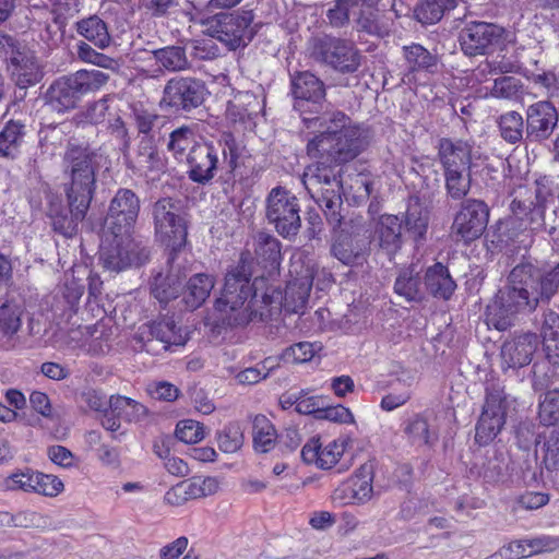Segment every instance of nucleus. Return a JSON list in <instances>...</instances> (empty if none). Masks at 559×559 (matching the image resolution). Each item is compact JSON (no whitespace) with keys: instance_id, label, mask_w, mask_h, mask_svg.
<instances>
[{"instance_id":"37998d69","label":"nucleus","mask_w":559,"mask_h":559,"mask_svg":"<svg viewBox=\"0 0 559 559\" xmlns=\"http://www.w3.org/2000/svg\"><path fill=\"white\" fill-rule=\"evenodd\" d=\"M110 414H116L120 419L129 423H136L144 419L147 415V408L139 402L121 396L111 395L109 399Z\"/></svg>"},{"instance_id":"20e7f679","label":"nucleus","mask_w":559,"mask_h":559,"mask_svg":"<svg viewBox=\"0 0 559 559\" xmlns=\"http://www.w3.org/2000/svg\"><path fill=\"white\" fill-rule=\"evenodd\" d=\"M510 209L512 216L498 227L500 242H525L526 231H546L550 236L559 228L558 187L547 177L535 181L534 200L523 198L522 190L516 192Z\"/></svg>"},{"instance_id":"ddd939ff","label":"nucleus","mask_w":559,"mask_h":559,"mask_svg":"<svg viewBox=\"0 0 559 559\" xmlns=\"http://www.w3.org/2000/svg\"><path fill=\"white\" fill-rule=\"evenodd\" d=\"M254 20L252 10L233 13H218L206 21L211 37L223 43L229 50L246 47L253 38L251 24Z\"/></svg>"},{"instance_id":"3c124183","label":"nucleus","mask_w":559,"mask_h":559,"mask_svg":"<svg viewBox=\"0 0 559 559\" xmlns=\"http://www.w3.org/2000/svg\"><path fill=\"white\" fill-rule=\"evenodd\" d=\"M404 57L411 71L428 70L436 66L437 59L421 45L405 46Z\"/></svg>"},{"instance_id":"a878e982","label":"nucleus","mask_w":559,"mask_h":559,"mask_svg":"<svg viewBox=\"0 0 559 559\" xmlns=\"http://www.w3.org/2000/svg\"><path fill=\"white\" fill-rule=\"evenodd\" d=\"M438 160L444 171L472 168V145L462 140L442 138L438 143Z\"/></svg>"},{"instance_id":"c03bdc74","label":"nucleus","mask_w":559,"mask_h":559,"mask_svg":"<svg viewBox=\"0 0 559 559\" xmlns=\"http://www.w3.org/2000/svg\"><path fill=\"white\" fill-rule=\"evenodd\" d=\"M443 177L449 198L459 201L463 200L468 194L472 183V168L444 171Z\"/></svg>"},{"instance_id":"4468645a","label":"nucleus","mask_w":559,"mask_h":559,"mask_svg":"<svg viewBox=\"0 0 559 559\" xmlns=\"http://www.w3.org/2000/svg\"><path fill=\"white\" fill-rule=\"evenodd\" d=\"M300 205L296 195L283 187L273 188L265 200V217L284 238L296 236L301 227Z\"/></svg>"},{"instance_id":"f704fd0d","label":"nucleus","mask_w":559,"mask_h":559,"mask_svg":"<svg viewBox=\"0 0 559 559\" xmlns=\"http://www.w3.org/2000/svg\"><path fill=\"white\" fill-rule=\"evenodd\" d=\"M134 163L138 170L144 174L162 171L165 168V160L150 136H144L139 142Z\"/></svg>"},{"instance_id":"f257e3e1","label":"nucleus","mask_w":559,"mask_h":559,"mask_svg":"<svg viewBox=\"0 0 559 559\" xmlns=\"http://www.w3.org/2000/svg\"><path fill=\"white\" fill-rule=\"evenodd\" d=\"M304 122L308 128L310 123L318 124L323 131L307 144V154L316 163L306 168L302 182L323 210L329 224L336 228L342 223L343 205L338 166L356 158L365 148L366 142L361 130L352 124L350 118L342 111L305 117Z\"/></svg>"},{"instance_id":"ea45409f","label":"nucleus","mask_w":559,"mask_h":559,"mask_svg":"<svg viewBox=\"0 0 559 559\" xmlns=\"http://www.w3.org/2000/svg\"><path fill=\"white\" fill-rule=\"evenodd\" d=\"M510 456L504 451H495L493 455L488 457L481 467L480 475L486 483H504L510 477Z\"/></svg>"},{"instance_id":"4d7b16f0","label":"nucleus","mask_w":559,"mask_h":559,"mask_svg":"<svg viewBox=\"0 0 559 559\" xmlns=\"http://www.w3.org/2000/svg\"><path fill=\"white\" fill-rule=\"evenodd\" d=\"M217 443L223 452L235 453L242 447L243 435L238 426L228 425L218 433Z\"/></svg>"},{"instance_id":"f03ea898","label":"nucleus","mask_w":559,"mask_h":559,"mask_svg":"<svg viewBox=\"0 0 559 559\" xmlns=\"http://www.w3.org/2000/svg\"><path fill=\"white\" fill-rule=\"evenodd\" d=\"M248 254L242 253L237 266L225 276V284L215 308L222 313L224 323L242 328L251 321H266L281 312L282 290L267 286L264 275L252 282Z\"/></svg>"},{"instance_id":"1a4fd4ad","label":"nucleus","mask_w":559,"mask_h":559,"mask_svg":"<svg viewBox=\"0 0 559 559\" xmlns=\"http://www.w3.org/2000/svg\"><path fill=\"white\" fill-rule=\"evenodd\" d=\"M150 257L147 242L131 233L112 235V239L107 238L103 242L99 251L103 267L115 273L131 266H141L148 262Z\"/></svg>"},{"instance_id":"5fc2aeb1","label":"nucleus","mask_w":559,"mask_h":559,"mask_svg":"<svg viewBox=\"0 0 559 559\" xmlns=\"http://www.w3.org/2000/svg\"><path fill=\"white\" fill-rule=\"evenodd\" d=\"M539 419L546 426L559 423V390L555 389L545 394L539 404Z\"/></svg>"},{"instance_id":"338daca9","label":"nucleus","mask_w":559,"mask_h":559,"mask_svg":"<svg viewBox=\"0 0 559 559\" xmlns=\"http://www.w3.org/2000/svg\"><path fill=\"white\" fill-rule=\"evenodd\" d=\"M272 370V366L257 365L238 372L236 379L241 384H257L261 380L265 379Z\"/></svg>"},{"instance_id":"bb28decb","label":"nucleus","mask_w":559,"mask_h":559,"mask_svg":"<svg viewBox=\"0 0 559 559\" xmlns=\"http://www.w3.org/2000/svg\"><path fill=\"white\" fill-rule=\"evenodd\" d=\"M373 240L389 258H392L403 245L400 218L391 214L381 215L374 226Z\"/></svg>"},{"instance_id":"5701e85b","label":"nucleus","mask_w":559,"mask_h":559,"mask_svg":"<svg viewBox=\"0 0 559 559\" xmlns=\"http://www.w3.org/2000/svg\"><path fill=\"white\" fill-rule=\"evenodd\" d=\"M373 463L362 464L354 476L335 490V499L344 503L362 504L372 498Z\"/></svg>"},{"instance_id":"cd10ccee","label":"nucleus","mask_w":559,"mask_h":559,"mask_svg":"<svg viewBox=\"0 0 559 559\" xmlns=\"http://www.w3.org/2000/svg\"><path fill=\"white\" fill-rule=\"evenodd\" d=\"M253 248L257 263L269 276L276 274L282 260L280 240L269 233L259 231L253 236Z\"/></svg>"},{"instance_id":"c756f323","label":"nucleus","mask_w":559,"mask_h":559,"mask_svg":"<svg viewBox=\"0 0 559 559\" xmlns=\"http://www.w3.org/2000/svg\"><path fill=\"white\" fill-rule=\"evenodd\" d=\"M312 287V278L306 275L290 281L285 292H282L283 301L281 310L284 309L290 313H298L306 308Z\"/></svg>"},{"instance_id":"de8ad7c7","label":"nucleus","mask_w":559,"mask_h":559,"mask_svg":"<svg viewBox=\"0 0 559 559\" xmlns=\"http://www.w3.org/2000/svg\"><path fill=\"white\" fill-rule=\"evenodd\" d=\"M356 23L359 31L378 36L388 35L391 28L389 21L382 19L374 8H361Z\"/></svg>"},{"instance_id":"9d476101","label":"nucleus","mask_w":559,"mask_h":559,"mask_svg":"<svg viewBox=\"0 0 559 559\" xmlns=\"http://www.w3.org/2000/svg\"><path fill=\"white\" fill-rule=\"evenodd\" d=\"M0 58L5 61L12 81L20 88L36 85L44 76L35 52L11 35L0 34Z\"/></svg>"},{"instance_id":"6ab92c4d","label":"nucleus","mask_w":559,"mask_h":559,"mask_svg":"<svg viewBox=\"0 0 559 559\" xmlns=\"http://www.w3.org/2000/svg\"><path fill=\"white\" fill-rule=\"evenodd\" d=\"M134 340L147 353L158 354L160 350H167L173 345H185L187 337L173 320L164 319L140 326Z\"/></svg>"},{"instance_id":"423d86ee","label":"nucleus","mask_w":559,"mask_h":559,"mask_svg":"<svg viewBox=\"0 0 559 559\" xmlns=\"http://www.w3.org/2000/svg\"><path fill=\"white\" fill-rule=\"evenodd\" d=\"M100 155L87 145L69 142L62 156L63 190L74 202L91 204Z\"/></svg>"},{"instance_id":"58836bf2","label":"nucleus","mask_w":559,"mask_h":559,"mask_svg":"<svg viewBox=\"0 0 559 559\" xmlns=\"http://www.w3.org/2000/svg\"><path fill=\"white\" fill-rule=\"evenodd\" d=\"M252 435L255 451L267 453L276 444L278 433L265 415L258 414L252 421Z\"/></svg>"},{"instance_id":"f8f14e48","label":"nucleus","mask_w":559,"mask_h":559,"mask_svg":"<svg viewBox=\"0 0 559 559\" xmlns=\"http://www.w3.org/2000/svg\"><path fill=\"white\" fill-rule=\"evenodd\" d=\"M155 237L173 251L185 246L187 224L179 200L162 198L152 207Z\"/></svg>"},{"instance_id":"39448f33","label":"nucleus","mask_w":559,"mask_h":559,"mask_svg":"<svg viewBox=\"0 0 559 559\" xmlns=\"http://www.w3.org/2000/svg\"><path fill=\"white\" fill-rule=\"evenodd\" d=\"M243 153L245 146L230 132H223L215 143L201 142L185 160L188 178L205 186L213 180L219 165L228 175H234L242 164Z\"/></svg>"},{"instance_id":"052dcab7","label":"nucleus","mask_w":559,"mask_h":559,"mask_svg":"<svg viewBox=\"0 0 559 559\" xmlns=\"http://www.w3.org/2000/svg\"><path fill=\"white\" fill-rule=\"evenodd\" d=\"M76 53L81 61L88 62L100 68L112 69L116 66V60L114 58L96 51L84 41L78 44Z\"/></svg>"},{"instance_id":"473e14b6","label":"nucleus","mask_w":559,"mask_h":559,"mask_svg":"<svg viewBox=\"0 0 559 559\" xmlns=\"http://www.w3.org/2000/svg\"><path fill=\"white\" fill-rule=\"evenodd\" d=\"M394 292L407 301L419 302L425 297L420 271L416 265L401 270L394 283Z\"/></svg>"},{"instance_id":"c9c22d12","label":"nucleus","mask_w":559,"mask_h":559,"mask_svg":"<svg viewBox=\"0 0 559 559\" xmlns=\"http://www.w3.org/2000/svg\"><path fill=\"white\" fill-rule=\"evenodd\" d=\"M200 143L195 140L193 128L182 126L170 132L167 150L176 160L183 163Z\"/></svg>"},{"instance_id":"0eeeda50","label":"nucleus","mask_w":559,"mask_h":559,"mask_svg":"<svg viewBox=\"0 0 559 559\" xmlns=\"http://www.w3.org/2000/svg\"><path fill=\"white\" fill-rule=\"evenodd\" d=\"M109 75L99 70H79L61 76L47 90L46 100L52 110L64 112L78 106L82 96L102 88Z\"/></svg>"},{"instance_id":"13d9d810","label":"nucleus","mask_w":559,"mask_h":559,"mask_svg":"<svg viewBox=\"0 0 559 559\" xmlns=\"http://www.w3.org/2000/svg\"><path fill=\"white\" fill-rule=\"evenodd\" d=\"M63 488L62 480L57 476L35 472L33 492L46 497H56L63 491Z\"/></svg>"},{"instance_id":"e2e57ef3","label":"nucleus","mask_w":559,"mask_h":559,"mask_svg":"<svg viewBox=\"0 0 559 559\" xmlns=\"http://www.w3.org/2000/svg\"><path fill=\"white\" fill-rule=\"evenodd\" d=\"M250 97L251 95L248 93H240L228 102L226 116L231 122H243L250 116V111L246 107V100Z\"/></svg>"},{"instance_id":"864d4df0","label":"nucleus","mask_w":559,"mask_h":559,"mask_svg":"<svg viewBox=\"0 0 559 559\" xmlns=\"http://www.w3.org/2000/svg\"><path fill=\"white\" fill-rule=\"evenodd\" d=\"M320 349L321 346L317 343L299 342L284 349L282 359L290 364L308 362Z\"/></svg>"},{"instance_id":"0e129e2a","label":"nucleus","mask_w":559,"mask_h":559,"mask_svg":"<svg viewBox=\"0 0 559 559\" xmlns=\"http://www.w3.org/2000/svg\"><path fill=\"white\" fill-rule=\"evenodd\" d=\"M344 452V444L337 441H331L324 448L320 449L319 467L329 469L333 467L341 459Z\"/></svg>"},{"instance_id":"a211bd4d","label":"nucleus","mask_w":559,"mask_h":559,"mask_svg":"<svg viewBox=\"0 0 559 559\" xmlns=\"http://www.w3.org/2000/svg\"><path fill=\"white\" fill-rule=\"evenodd\" d=\"M488 221V205L481 200L467 199L455 214L451 234L456 241L471 242L483 235Z\"/></svg>"},{"instance_id":"f3484780","label":"nucleus","mask_w":559,"mask_h":559,"mask_svg":"<svg viewBox=\"0 0 559 559\" xmlns=\"http://www.w3.org/2000/svg\"><path fill=\"white\" fill-rule=\"evenodd\" d=\"M503 35L504 28L495 23L469 21L461 29L459 43L465 56H485L496 50Z\"/></svg>"},{"instance_id":"4be33fe9","label":"nucleus","mask_w":559,"mask_h":559,"mask_svg":"<svg viewBox=\"0 0 559 559\" xmlns=\"http://www.w3.org/2000/svg\"><path fill=\"white\" fill-rule=\"evenodd\" d=\"M67 201L68 206L59 201L50 202L48 217L55 231L64 237H72L79 224L85 218L91 204L74 202L72 198H67Z\"/></svg>"},{"instance_id":"6e6d98bb","label":"nucleus","mask_w":559,"mask_h":559,"mask_svg":"<svg viewBox=\"0 0 559 559\" xmlns=\"http://www.w3.org/2000/svg\"><path fill=\"white\" fill-rule=\"evenodd\" d=\"M356 7V0H335L333 7L326 11L329 24L336 28L348 25L349 13Z\"/></svg>"},{"instance_id":"774afa93","label":"nucleus","mask_w":559,"mask_h":559,"mask_svg":"<svg viewBox=\"0 0 559 559\" xmlns=\"http://www.w3.org/2000/svg\"><path fill=\"white\" fill-rule=\"evenodd\" d=\"M540 333L543 344L559 338V314L552 310L544 313Z\"/></svg>"},{"instance_id":"c85d7f7f","label":"nucleus","mask_w":559,"mask_h":559,"mask_svg":"<svg viewBox=\"0 0 559 559\" xmlns=\"http://www.w3.org/2000/svg\"><path fill=\"white\" fill-rule=\"evenodd\" d=\"M186 274L180 266L170 264L166 272H158L152 281V295L160 302L167 304L178 297Z\"/></svg>"},{"instance_id":"2eb2a0df","label":"nucleus","mask_w":559,"mask_h":559,"mask_svg":"<svg viewBox=\"0 0 559 559\" xmlns=\"http://www.w3.org/2000/svg\"><path fill=\"white\" fill-rule=\"evenodd\" d=\"M206 93V86L201 80L175 76L166 82L159 106L174 114H189L204 103Z\"/></svg>"},{"instance_id":"49530a36","label":"nucleus","mask_w":559,"mask_h":559,"mask_svg":"<svg viewBox=\"0 0 559 559\" xmlns=\"http://www.w3.org/2000/svg\"><path fill=\"white\" fill-rule=\"evenodd\" d=\"M405 435L415 444H432L438 436L430 429L428 418L424 414H416L409 418L404 428Z\"/></svg>"},{"instance_id":"09e8293b","label":"nucleus","mask_w":559,"mask_h":559,"mask_svg":"<svg viewBox=\"0 0 559 559\" xmlns=\"http://www.w3.org/2000/svg\"><path fill=\"white\" fill-rule=\"evenodd\" d=\"M35 472L25 468L19 469L8 476L0 477V489L3 491L33 492Z\"/></svg>"},{"instance_id":"393cba45","label":"nucleus","mask_w":559,"mask_h":559,"mask_svg":"<svg viewBox=\"0 0 559 559\" xmlns=\"http://www.w3.org/2000/svg\"><path fill=\"white\" fill-rule=\"evenodd\" d=\"M331 254L345 265L359 266L367 261L369 248L362 236L342 230L332 242Z\"/></svg>"},{"instance_id":"7c9ffc66","label":"nucleus","mask_w":559,"mask_h":559,"mask_svg":"<svg viewBox=\"0 0 559 559\" xmlns=\"http://www.w3.org/2000/svg\"><path fill=\"white\" fill-rule=\"evenodd\" d=\"M215 280L204 273L194 274L187 282L182 293V301L187 309L194 310L202 306L214 288Z\"/></svg>"},{"instance_id":"9b49d317","label":"nucleus","mask_w":559,"mask_h":559,"mask_svg":"<svg viewBox=\"0 0 559 559\" xmlns=\"http://www.w3.org/2000/svg\"><path fill=\"white\" fill-rule=\"evenodd\" d=\"M510 407V396L499 380L490 379L486 382L485 403L476 424L475 440L480 445L491 442L502 430Z\"/></svg>"},{"instance_id":"603ef678","label":"nucleus","mask_w":559,"mask_h":559,"mask_svg":"<svg viewBox=\"0 0 559 559\" xmlns=\"http://www.w3.org/2000/svg\"><path fill=\"white\" fill-rule=\"evenodd\" d=\"M84 293V286L74 278L67 282L61 292L62 300L58 301L56 311L61 310L62 314L71 317L76 311V306Z\"/></svg>"},{"instance_id":"2f4dec72","label":"nucleus","mask_w":559,"mask_h":559,"mask_svg":"<svg viewBox=\"0 0 559 559\" xmlns=\"http://www.w3.org/2000/svg\"><path fill=\"white\" fill-rule=\"evenodd\" d=\"M425 287L433 297L448 300L454 293L456 284L448 269L441 263H436L426 271Z\"/></svg>"},{"instance_id":"680f3d73","label":"nucleus","mask_w":559,"mask_h":559,"mask_svg":"<svg viewBox=\"0 0 559 559\" xmlns=\"http://www.w3.org/2000/svg\"><path fill=\"white\" fill-rule=\"evenodd\" d=\"M176 437L185 443H197L204 438V428L198 421L181 420L176 427Z\"/></svg>"},{"instance_id":"7ed1b4c3","label":"nucleus","mask_w":559,"mask_h":559,"mask_svg":"<svg viewBox=\"0 0 559 559\" xmlns=\"http://www.w3.org/2000/svg\"><path fill=\"white\" fill-rule=\"evenodd\" d=\"M558 289L559 262L543 273L532 263H520L487 305L486 322L498 331H506L515 324L520 314L534 311L540 300L549 301Z\"/></svg>"},{"instance_id":"bf43d9fd","label":"nucleus","mask_w":559,"mask_h":559,"mask_svg":"<svg viewBox=\"0 0 559 559\" xmlns=\"http://www.w3.org/2000/svg\"><path fill=\"white\" fill-rule=\"evenodd\" d=\"M21 310L16 305L3 304L0 307V330L5 335L15 334L21 328Z\"/></svg>"},{"instance_id":"72a5a7b5","label":"nucleus","mask_w":559,"mask_h":559,"mask_svg":"<svg viewBox=\"0 0 559 559\" xmlns=\"http://www.w3.org/2000/svg\"><path fill=\"white\" fill-rule=\"evenodd\" d=\"M428 219V211L420 204L419 199L411 198L405 214V227L416 245L425 239Z\"/></svg>"},{"instance_id":"a19ab883","label":"nucleus","mask_w":559,"mask_h":559,"mask_svg":"<svg viewBox=\"0 0 559 559\" xmlns=\"http://www.w3.org/2000/svg\"><path fill=\"white\" fill-rule=\"evenodd\" d=\"M159 67L168 72H180L190 68L186 49L181 46H166L152 51Z\"/></svg>"},{"instance_id":"aec40b11","label":"nucleus","mask_w":559,"mask_h":559,"mask_svg":"<svg viewBox=\"0 0 559 559\" xmlns=\"http://www.w3.org/2000/svg\"><path fill=\"white\" fill-rule=\"evenodd\" d=\"M141 202L134 191L127 188H120L110 201L106 226L111 235L131 233L139 213Z\"/></svg>"},{"instance_id":"8fccbe9b","label":"nucleus","mask_w":559,"mask_h":559,"mask_svg":"<svg viewBox=\"0 0 559 559\" xmlns=\"http://www.w3.org/2000/svg\"><path fill=\"white\" fill-rule=\"evenodd\" d=\"M543 464L551 474L559 467V426L550 429L544 437L542 445Z\"/></svg>"},{"instance_id":"6e6552de","label":"nucleus","mask_w":559,"mask_h":559,"mask_svg":"<svg viewBox=\"0 0 559 559\" xmlns=\"http://www.w3.org/2000/svg\"><path fill=\"white\" fill-rule=\"evenodd\" d=\"M309 51L316 62L342 74L355 73L361 66L362 56L352 39L317 36L310 39Z\"/></svg>"},{"instance_id":"69168bd1","label":"nucleus","mask_w":559,"mask_h":559,"mask_svg":"<svg viewBox=\"0 0 559 559\" xmlns=\"http://www.w3.org/2000/svg\"><path fill=\"white\" fill-rule=\"evenodd\" d=\"M293 402H297L295 407L299 414L310 415L319 414L323 409V399L320 396H310L308 393L300 391L299 397H295Z\"/></svg>"},{"instance_id":"e433bc0d","label":"nucleus","mask_w":559,"mask_h":559,"mask_svg":"<svg viewBox=\"0 0 559 559\" xmlns=\"http://www.w3.org/2000/svg\"><path fill=\"white\" fill-rule=\"evenodd\" d=\"M76 32L99 49L107 48L111 43L107 24L97 15L76 22Z\"/></svg>"},{"instance_id":"412c9836","label":"nucleus","mask_w":559,"mask_h":559,"mask_svg":"<svg viewBox=\"0 0 559 559\" xmlns=\"http://www.w3.org/2000/svg\"><path fill=\"white\" fill-rule=\"evenodd\" d=\"M525 116V140L528 142L548 140L559 121L557 108L550 100H538L530 105Z\"/></svg>"},{"instance_id":"a18cd8bd","label":"nucleus","mask_w":559,"mask_h":559,"mask_svg":"<svg viewBox=\"0 0 559 559\" xmlns=\"http://www.w3.org/2000/svg\"><path fill=\"white\" fill-rule=\"evenodd\" d=\"M497 123L500 135L506 142L516 144L523 140L525 134L524 119L518 111L512 110L502 114Z\"/></svg>"},{"instance_id":"4c0bfd02","label":"nucleus","mask_w":559,"mask_h":559,"mask_svg":"<svg viewBox=\"0 0 559 559\" xmlns=\"http://www.w3.org/2000/svg\"><path fill=\"white\" fill-rule=\"evenodd\" d=\"M457 0H423L414 9L415 19L424 24L431 25L439 22L443 15L455 9Z\"/></svg>"},{"instance_id":"b1692460","label":"nucleus","mask_w":559,"mask_h":559,"mask_svg":"<svg viewBox=\"0 0 559 559\" xmlns=\"http://www.w3.org/2000/svg\"><path fill=\"white\" fill-rule=\"evenodd\" d=\"M538 344L539 340L535 333L514 334L501 346L502 361L510 368L525 367L531 364Z\"/></svg>"},{"instance_id":"dca6fc26","label":"nucleus","mask_w":559,"mask_h":559,"mask_svg":"<svg viewBox=\"0 0 559 559\" xmlns=\"http://www.w3.org/2000/svg\"><path fill=\"white\" fill-rule=\"evenodd\" d=\"M290 91L294 97V108L306 115L322 116L329 105L324 82L310 71L296 72L290 76Z\"/></svg>"},{"instance_id":"79ce46f5","label":"nucleus","mask_w":559,"mask_h":559,"mask_svg":"<svg viewBox=\"0 0 559 559\" xmlns=\"http://www.w3.org/2000/svg\"><path fill=\"white\" fill-rule=\"evenodd\" d=\"M25 135V126L15 120L5 123L0 132V155L15 158L20 153V146Z\"/></svg>"}]
</instances>
